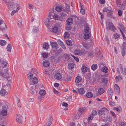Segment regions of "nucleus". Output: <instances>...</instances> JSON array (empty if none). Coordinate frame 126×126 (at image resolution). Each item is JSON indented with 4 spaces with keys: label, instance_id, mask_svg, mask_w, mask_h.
Returning <instances> with one entry per match:
<instances>
[{
    "label": "nucleus",
    "instance_id": "nucleus-1",
    "mask_svg": "<svg viewBox=\"0 0 126 126\" xmlns=\"http://www.w3.org/2000/svg\"><path fill=\"white\" fill-rule=\"evenodd\" d=\"M48 18L46 19L45 20V23L46 25L47 26H49L50 20L51 19L59 20L60 18V17L58 15L55 14L53 13H49L48 15Z\"/></svg>",
    "mask_w": 126,
    "mask_h": 126
},
{
    "label": "nucleus",
    "instance_id": "nucleus-2",
    "mask_svg": "<svg viewBox=\"0 0 126 126\" xmlns=\"http://www.w3.org/2000/svg\"><path fill=\"white\" fill-rule=\"evenodd\" d=\"M65 8L64 7L63 5H61V6H57L56 8V10L58 12H60L63 9V12H66V13L68 14L70 12V7L67 4L65 3Z\"/></svg>",
    "mask_w": 126,
    "mask_h": 126
},
{
    "label": "nucleus",
    "instance_id": "nucleus-3",
    "mask_svg": "<svg viewBox=\"0 0 126 126\" xmlns=\"http://www.w3.org/2000/svg\"><path fill=\"white\" fill-rule=\"evenodd\" d=\"M98 113L100 117L103 120V121H105L108 117V115L106 111L103 109H102L98 111Z\"/></svg>",
    "mask_w": 126,
    "mask_h": 126
},
{
    "label": "nucleus",
    "instance_id": "nucleus-4",
    "mask_svg": "<svg viewBox=\"0 0 126 126\" xmlns=\"http://www.w3.org/2000/svg\"><path fill=\"white\" fill-rule=\"evenodd\" d=\"M106 28L107 30H110L113 31H114L116 29L113 24L110 22H109L108 24H106Z\"/></svg>",
    "mask_w": 126,
    "mask_h": 126
},
{
    "label": "nucleus",
    "instance_id": "nucleus-5",
    "mask_svg": "<svg viewBox=\"0 0 126 126\" xmlns=\"http://www.w3.org/2000/svg\"><path fill=\"white\" fill-rule=\"evenodd\" d=\"M114 91L116 94L119 95L120 94V88L118 85L115 84L114 86Z\"/></svg>",
    "mask_w": 126,
    "mask_h": 126
},
{
    "label": "nucleus",
    "instance_id": "nucleus-6",
    "mask_svg": "<svg viewBox=\"0 0 126 126\" xmlns=\"http://www.w3.org/2000/svg\"><path fill=\"white\" fill-rule=\"evenodd\" d=\"M117 72L119 74H122L123 73V69L122 65L120 64L117 68Z\"/></svg>",
    "mask_w": 126,
    "mask_h": 126
},
{
    "label": "nucleus",
    "instance_id": "nucleus-7",
    "mask_svg": "<svg viewBox=\"0 0 126 126\" xmlns=\"http://www.w3.org/2000/svg\"><path fill=\"white\" fill-rule=\"evenodd\" d=\"M22 117L20 115H17L16 120L20 124H21L22 121Z\"/></svg>",
    "mask_w": 126,
    "mask_h": 126
},
{
    "label": "nucleus",
    "instance_id": "nucleus-8",
    "mask_svg": "<svg viewBox=\"0 0 126 126\" xmlns=\"http://www.w3.org/2000/svg\"><path fill=\"white\" fill-rule=\"evenodd\" d=\"M8 70V69H6L5 70V72L4 73L0 71V75L2 76L3 77L6 78L7 75V73Z\"/></svg>",
    "mask_w": 126,
    "mask_h": 126
},
{
    "label": "nucleus",
    "instance_id": "nucleus-9",
    "mask_svg": "<svg viewBox=\"0 0 126 126\" xmlns=\"http://www.w3.org/2000/svg\"><path fill=\"white\" fill-rule=\"evenodd\" d=\"M54 77L55 79L58 80H59L62 78V76L61 74L57 73L55 75Z\"/></svg>",
    "mask_w": 126,
    "mask_h": 126
},
{
    "label": "nucleus",
    "instance_id": "nucleus-10",
    "mask_svg": "<svg viewBox=\"0 0 126 126\" xmlns=\"http://www.w3.org/2000/svg\"><path fill=\"white\" fill-rule=\"evenodd\" d=\"M64 79L65 81H70L71 79V77L69 75H67L64 77Z\"/></svg>",
    "mask_w": 126,
    "mask_h": 126
},
{
    "label": "nucleus",
    "instance_id": "nucleus-11",
    "mask_svg": "<svg viewBox=\"0 0 126 126\" xmlns=\"http://www.w3.org/2000/svg\"><path fill=\"white\" fill-rule=\"evenodd\" d=\"M1 114L3 116H6L7 115V112L6 108H3L1 113Z\"/></svg>",
    "mask_w": 126,
    "mask_h": 126
},
{
    "label": "nucleus",
    "instance_id": "nucleus-12",
    "mask_svg": "<svg viewBox=\"0 0 126 126\" xmlns=\"http://www.w3.org/2000/svg\"><path fill=\"white\" fill-rule=\"evenodd\" d=\"M73 20L71 18H69L66 20V22L68 24L71 25L73 23Z\"/></svg>",
    "mask_w": 126,
    "mask_h": 126
},
{
    "label": "nucleus",
    "instance_id": "nucleus-13",
    "mask_svg": "<svg viewBox=\"0 0 126 126\" xmlns=\"http://www.w3.org/2000/svg\"><path fill=\"white\" fill-rule=\"evenodd\" d=\"M84 31L86 33H90L91 32L89 27L88 26H86L85 27Z\"/></svg>",
    "mask_w": 126,
    "mask_h": 126
},
{
    "label": "nucleus",
    "instance_id": "nucleus-14",
    "mask_svg": "<svg viewBox=\"0 0 126 126\" xmlns=\"http://www.w3.org/2000/svg\"><path fill=\"white\" fill-rule=\"evenodd\" d=\"M74 52L75 54L76 55H80L82 54V53L81 52L80 50L78 49H76Z\"/></svg>",
    "mask_w": 126,
    "mask_h": 126
},
{
    "label": "nucleus",
    "instance_id": "nucleus-15",
    "mask_svg": "<svg viewBox=\"0 0 126 126\" xmlns=\"http://www.w3.org/2000/svg\"><path fill=\"white\" fill-rule=\"evenodd\" d=\"M0 94L2 95H4L7 94V92L4 89H2L0 91Z\"/></svg>",
    "mask_w": 126,
    "mask_h": 126
},
{
    "label": "nucleus",
    "instance_id": "nucleus-16",
    "mask_svg": "<svg viewBox=\"0 0 126 126\" xmlns=\"http://www.w3.org/2000/svg\"><path fill=\"white\" fill-rule=\"evenodd\" d=\"M49 64V62L47 61H45L43 62V65L45 67H48Z\"/></svg>",
    "mask_w": 126,
    "mask_h": 126
},
{
    "label": "nucleus",
    "instance_id": "nucleus-17",
    "mask_svg": "<svg viewBox=\"0 0 126 126\" xmlns=\"http://www.w3.org/2000/svg\"><path fill=\"white\" fill-rule=\"evenodd\" d=\"M52 119L50 117L48 119V120L46 123V125L47 126H50L52 124Z\"/></svg>",
    "mask_w": 126,
    "mask_h": 126
},
{
    "label": "nucleus",
    "instance_id": "nucleus-18",
    "mask_svg": "<svg viewBox=\"0 0 126 126\" xmlns=\"http://www.w3.org/2000/svg\"><path fill=\"white\" fill-rule=\"evenodd\" d=\"M78 92L79 94H83L85 92V90L83 88H81L78 89Z\"/></svg>",
    "mask_w": 126,
    "mask_h": 126
},
{
    "label": "nucleus",
    "instance_id": "nucleus-19",
    "mask_svg": "<svg viewBox=\"0 0 126 126\" xmlns=\"http://www.w3.org/2000/svg\"><path fill=\"white\" fill-rule=\"evenodd\" d=\"M108 15L109 16H110L113 14V12L112 9L110 8H109V9L107 12Z\"/></svg>",
    "mask_w": 126,
    "mask_h": 126
},
{
    "label": "nucleus",
    "instance_id": "nucleus-20",
    "mask_svg": "<svg viewBox=\"0 0 126 126\" xmlns=\"http://www.w3.org/2000/svg\"><path fill=\"white\" fill-rule=\"evenodd\" d=\"M98 93L99 94H101L105 92L104 90L102 88H99L98 90Z\"/></svg>",
    "mask_w": 126,
    "mask_h": 126
},
{
    "label": "nucleus",
    "instance_id": "nucleus-21",
    "mask_svg": "<svg viewBox=\"0 0 126 126\" xmlns=\"http://www.w3.org/2000/svg\"><path fill=\"white\" fill-rule=\"evenodd\" d=\"M51 45L53 48H56L57 47V43L56 42L52 43L51 44Z\"/></svg>",
    "mask_w": 126,
    "mask_h": 126
},
{
    "label": "nucleus",
    "instance_id": "nucleus-22",
    "mask_svg": "<svg viewBox=\"0 0 126 126\" xmlns=\"http://www.w3.org/2000/svg\"><path fill=\"white\" fill-rule=\"evenodd\" d=\"M82 80L81 78L79 76L77 77L75 79V82L76 83H78L81 81Z\"/></svg>",
    "mask_w": 126,
    "mask_h": 126
},
{
    "label": "nucleus",
    "instance_id": "nucleus-23",
    "mask_svg": "<svg viewBox=\"0 0 126 126\" xmlns=\"http://www.w3.org/2000/svg\"><path fill=\"white\" fill-rule=\"evenodd\" d=\"M28 78L30 80H32L33 78V76L32 73L30 72L28 73L27 74Z\"/></svg>",
    "mask_w": 126,
    "mask_h": 126
},
{
    "label": "nucleus",
    "instance_id": "nucleus-24",
    "mask_svg": "<svg viewBox=\"0 0 126 126\" xmlns=\"http://www.w3.org/2000/svg\"><path fill=\"white\" fill-rule=\"evenodd\" d=\"M35 86L34 85L31 87V90L32 91L31 93L32 94H33L35 93Z\"/></svg>",
    "mask_w": 126,
    "mask_h": 126
},
{
    "label": "nucleus",
    "instance_id": "nucleus-25",
    "mask_svg": "<svg viewBox=\"0 0 126 126\" xmlns=\"http://www.w3.org/2000/svg\"><path fill=\"white\" fill-rule=\"evenodd\" d=\"M7 63L5 61H2L1 63V67L2 68H4L7 66Z\"/></svg>",
    "mask_w": 126,
    "mask_h": 126
},
{
    "label": "nucleus",
    "instance_id": "nucleus-26",
    "mask_svg": "<svg viewBox=\"0 0 126 126\" xmlns=\"http://www.w3.org/2000/svg\"><path fill=\"white\" fill-rule=\"evenodd\" d=\"M97 66L96 64H94L92 65L91 68L92 70L94 71L97 68Z\"/></svg>",
    "mask_w": 126,
    "mask_h": 126
},
{
    "label": "nucleus",
    "instance_id": "nucleus-27",
    "mask_svg": "<svg viewBox=\"0 0 126 126\" xmlns=\"http://www.w3.org/2000/svg\"><path fill=\"white\" fill-rule=\"evenodd\" d=\"M108 94L110 97H111V98H112V95L113 94V93L112 92V90L111 89H109L108 91Z\"/></svg>",
    "mask_w": 126,
    "mask_h": 126
},
{
    "label": "nucleus",
    "instance_id": "nucleus-28",
    "mask_svg": "<svg viewBox=\"0 0 126 126\" xmlns=\"http://www.w3.org/2000/svg\"><path fill=\"white\" fill-rule=\"evenodd\" d=\"M49 45L48 43H45L43 44V47L44 49H46L48 48Z\"/></svg>",
    "mask_w": 126,
    "mask_h": 126
},
{
    "label": "nucleus",
    "instance_id": "nucleus-29",
    "mask_svg": "<svg viewBox=\"0 0 126 126\" xmlns=\"http://www.w3.org/2000/svg\"><path fill=\"white\" fill-rule=\"evenodd\" d=\"M46 91L44 90H41L39 92V94L40 96H44L46 93Z\"/></svg>",
    "mask_w": 126,
    "mask_h": 126
},
{
    "label": "nucleus",
    "instance_id": "nucleus-30",
    "mask_svg": "<svg viewBox=\"0 0 126 126\" xmlns=\"http://www.w3.org/2000/svg\"><path fill=\"white\" fill-rule=\"evenodd\" d=\"M6 44V42L3 40H0V45L2 46H4Z\"/></svg>",
    "mask_w": 126,
    "mask_h": 126
},
{
    "label": "nucleus",
    "instance_id": "nucleus-31",
    "mask_svg": "<svg viewBox=\"0 0 126 126\" xmlns=\"http://www.w3.org/2000/svg\"><path fill=\"white\" fill-rule=\"evenodd\" d=\"M66 12H62L61 14V16L62 18H63L66 17L67 16V14L65 13Z\"/></svg>",
    "mask_w": 126,
    "mask_h": 126
},
{
    "label": "nucleus",
    "instance_id": "nucleus-32",
    "mask_svg": "<svg viewBox=\"0 0 126 126\" xmlns=\"http://www.w3.org/2000/svg\"><path fill=\"white\" fill-rule=\"evenodd\" d=\"M67 45L69 46H71L72 45V43L70 40H67L66 41Z\"/></svg>",
    "mask_w": 126,
    "mask_h": 126
},
{
    "label": "nucleus",
    "instance_id": "nucleus-33",
    "mask_svg": "<svg viewBox=\"0 0 126 126\" xmlns=\"http://www.w3.org/2000/svg\"><path fill=\"white\" fill-rule=\"evenodd\" d=\"M102 71L103 72L107 73L108 72V68L106 66H104L102 68Z\"/></svg>",
    "mask_w": 126,
    "mask_h": 126
},
{
    "label": "nucleus",
    "instance_id": "nucleus-34",
    "mask_svg": "<svg viewBox=\"0 0 126 126\" xmlns=\"http://www.w3.org/2000/svg\"><path fill=\"white\" fill-rule=\"evenodd\" d=\"M63 56L66 59H69L70 58V56L68 54H67L65 53H64Z\"/></svg>",
    "mask_w": 126,
    "mask_h": 126
},
{
    "label": "nucleus",
    "instance_id": "nucleus-35",
    "mask_svg": "<svg viewBox=\"0 0 126 126\" xmlns=\"http://www.w3.org/2000/svg\"><path fill=\"white\" fill-rule=\"evenodd\" d=\"M58 28L57 26H55L52 29V31L53 32L56 33L58 32Z\"/></svg>",
    "mask_w": 126,
    "mask_h": 126
},
{
    "label": "nucleus",
    "instance_id": "nucleus-36",
    "mask_svg": "<svg viewBox=\"0 0 126 126\" xmlns=\"http://www.w3.org/2000/svg\"><path fill=\"white\" fill-rule=\"evenodd\" d=\"M38 81V79L36 77H34L32 80L34 84H36L37 83Z\"/></svg>",
    "mask_w": 126,
    "mask_h": 126
},
{
    "label": "nucleus",
    "instance_id": "nucleus-37",
    "mask_svg": "<svg viewBox=\"0 0 126 126\" xmlns=\"http://www.w3.org/2000/svg\"><path fill=\"white\" fill-rule=\"evenodd\" d=\"M115 79L116 81L117 82L122 79V77L120 75H119L118 76L116 77Z\"/></svg>",
    "mask_w": 126,
    "mask_h": 126
},
{
    "label": "nucleus",
    "instance_id": "nucleus-38",
    "mask_svg": "<svg viewBox=\"0 0 126 126\" xmlns=\"http://www.w3.org/2000/svg\"><path fill=\"white\" fill-rule=\"evenodd\" d=\"M64 37L65 38H68L70 36V34L68 32H65L64 34Z\"/></svg>",
    "mask_w": 126,
    "mask_h": 126
},
{
    "label": "nucleus",
    "instance_id": "nucleus-39",
    "mask_svg": "<svg viewBox=\"0 0 126 126\" xmlns=\"http://www.w3.org/2000/svg\"><path fill=\"white\" fill-rule=\"evenodd\" d=\"M87 97L89 98H91L93 96V94L91 92H88L86 94Z\"/></svg>",
    "mask_w": 126,
    "mask_h": 126
},
{
    "label": "nucleus",
    "instance_id": "nucleus-40",
    "mask_svg": "<svg viewBox=\"0 0 126 126\" xmlns=\"http://www.w3.org/2000/svg\"><path fill=\"white\" fill-rule=\"evenodd\" d=\"M81 70L83 72H86L87 70V68L85 66H83L81 68Z\"/></svg>",
    "mask_w": 126,
    "mask_h": 126
},
{
    "label": "nucleus",
    "instance_id": "nucleus-41",
    "mask_svg": "<svg viewBox=\"0 0 126 126\" xmlns=\"http://www.w3.org/2000/svg\"><path fill=\"white\" fill-rule=\"evenodd\" d=\"M7 51L9 52H11V45L10 44H9L7 46Z\"/></svg>",
    "mask_w": 126,
    "mask_h": 126
},
{
    "label": "nucleus",
    "instance_id": "nucleus-42",
    "mask_svg": "<svg viewBox=\"0 0 126 126\" xmlns=\"http://www.w3.org/2000/svg\"><path fill=\"white\" fill-rule=\"evenodd\" d=\"M74 64L72 63H70L68 64V68L69 69H72L73 68Z\"/></svg>",
    "mask_w": 126,
    "mask_h": 126
},
{
    "label": "nucleus",
    "instance_id": "nucleus-43",
    "mask_svg": "<svg viewBox=\"0 0 126 126\" xmlns=\"http://www.w3.org/2000/svg\"><path fill=\"white\" fill-rule=\"evenodd\" d=\"M42 56L44 58H47L48 56V54L46 52L42 53Z\"/></svg>",
    "mask_w": 126,
    "mask_h": 126
},
{
    "label": "nucleus",
    "instance_id": "nucleus-44",
    "mask_svg": "<svg viewBox=\"0 0 126 126\" xmlns=\"http://www.w3.org/2000/svg\"><path fill=\"white\" fill-rule=\"evenodd\" d=\"M90 37L89 34L86 33L85 34L84 36V38L86 39H88Z\"/></svg>",
    "mask_w": 126,
    "mask_h": 126
},
{
    "label": "nucleus",
    "instance_id": "nucleus-45",
    "mask_svg": "<svg viewBox=\"0 0 126 126\" xmlns=\"http://www.w3.org/2000/svg\"><path fill=\"white\" fill-rule=\"evenodd\" d=\"M108 80L107 78H103L102 80V82L105 84L107 83Z\"/></svg>",
    "mask_w": 126,
    "mask_h": 126
},
{
    "label": "nucleus",
    "instance_id": "nucleus-46",
    "mask_svg": "<svg viewBox=\"0 0 126 126\" xmlns=\"http://www.w3.org/2000/svg\"><path fill=\"white\" fill-rule=\"evenodd\" d=\"M70 25L67 24L65 27L66 29L67 30H70L71 29V27Z\"/></svg>",
    "mask_w": 126,
    "mask_h": 126
},
{
    "label": "nucleus",
    "instance_id": "nucleus-47",
    "mask_svg": "<svg viewBox=\"0 0 126 126\" xmlns=\"http://www.w3.org/2000/svg\"><path fill=\"white\" fill-rule=\"evenodd\" d=\"M94 115L92 114H91L89 117L88 118V120H90L92 119L94 117Z\"/></svg>",
    "mask_w": 126,
    "mask_h": 126
},
{
    "label": "nucleus",
    "instance_id": "nucleus-48",
    "mask_svg": "<svg viewBox=\"0 0 126 126\" xmlns=\"http://www.w3.org/2000/svg\"><path fill=\"white\" fill-rule=\"evenodd\" d=\"M113 36L115 39H117L120 37V34H119L116 33L114 34Z\"/></svg>",
    "mask_w": 126,
    "mask_h": 126
},
{
    "label": "nucleus",
    "instance_id": "nucleus-49",
    "mask_svg": "<svg viewBox=\"0 0 126 126\" xmlns=\"http://www.w3.org/2000/svg\"><path fill=\"white\" fill-rule=\"evenodd\" d=\"M18 26L19 28H21L22 26V21L21 20H19L18 21Z\"/></svg>",
    "mask_w": 126,
    "mask_h": 126
},
{
    "label": "nucleus",
    "instance_id": "nucleus-50",
    "mask_svg": "<svg viewBox=\"0 0 126 126\" xmlns=\"http://www.w3.org/2000/svg\"><path fill=\"white\" fill-rule=\"evenodd\" d=\"M114 110L117 111H120L121 108L119 106L118 107H115L114 108Z\"/></svg>",
    "mask_w": 126,
    "mask_h": 126
},
{
    "label": "nucleus",
    "instance_id": "nucleus-51",
    "mask_svg": "<svg viewBox=\"0 0 126 126\" xmlns=\"http://www.w3.org/2000/svg\"><path fill=\"white\" fill-rule=\"evenodd\" d=\"M110 113L114 117V118L115 119L116 118V116L114 113L112 111H110Z\"/></svg>",
    "mask_w": 126,
    "mask_h": 126
},
{
    "label": "nucleus",
    "instance_id": "nucleus-52",
    "mask_svg": "<svg viewBox=\"0 0 126 126\" xmlns=\"http://www.w3.org/2000/svg\"><path fill=\"white\" fill-rule=\"evenodd\" d=\"M37 31V28L35 26H34L33 27V30L32 31V32L33 33H35Z\"/></svg>",
    "mask_w": 126,
    "mask_h": 126
},
{
    "label": "nucleus",
    "instance_id": "nucleus-53",
    "mask_svg": "<svg viewBox=\"0 0 126 126\" xmlns=\"http://www.w3.org/2000/svg\"><path fill=\"white\" fill-rule=\"evenodd\" d=\"M83 47L86 49H88V45L86 43H83Z\"/></svg>",
    "mask_w": 126,
    "mask_h": 126
},
{
    "label": "nucleus",
    "instance_id": "nucleus-54",
    "mask_svg": "<svg viewBox=\"0 0 126 126\" xmlns=\"http://www.w3.org/2000/svg\"><path fill=\"white\" fill-rule=\"evenodd\" d=\"M109 9V8H107L106 7H104L103 11L104 12H107L108 10Z\"/></svg>",
    "mask_w": 126,
    "mask_h": 126
},
{
    "label": "nucleus",
    "instance_id": "nucleus-55",
    "mask_svg": "<svg viewBox=\"0 0 126 126\" xmlns=\"http://www.w3.org/2000/svg\"><path fill=\"white\" fill-rule=\"evenodd\" d=\"M44 98L43 96H38V100L39 101H41Z\"/></svg>",
    "mask_w": 126,
    "mask_h": 126
},
{
    "label": "nucleus",
    "instance_id": "nucleus-56",
    "mask_svg": "<svg viewBox=\"0 0 126 126\" xmlns=\"http://www.w3.org/2000/svg\"><path fill=\"white\" fill-rule=\"evenodd\" d=\"M97 114V112L95 110H93L92 111V114H93L94 115L96 114Z\"/></svg>",
    "mask_w": 126,
    "mask_h": 126
},
{
    "label": "nucleus",
    "instance_id": "nucleus-57",
    "mask_svg": "<svg viewBox=\"0 0 126 126\" xmlns=\"http://www.w3.org/2000/svg\"><path fill=\"white\" fill-rule=\"evenodd\" d=\"M62 105L64 106L67 107L68 106V104L65 103L63 102L62 103Z\"/></svg>",
    "mask_w": 126,
    "mask_h": 126
},
{
    "label": "nucleus",
    "instance_id": "nucleus-58",
    "mask_svg": "<svg viewBox=\"0 0 126 126\" xmlns=\"http://www.w3.org/2000/svg\"><path fill=\"white\" fill-rule=\"evenodd\" d=\"M99 15L101 16V19L102 20L103 18V17H104L102 13L100 12H99Z\"/></svg>",
    "mask_w": 126,
    "mask_h": 126
},
{
    "label": "nucleus",
    "instance_id": "nucleus-59",
    "mask_svg": "<svg viewBox=\"0 0 126 126\" xmlns=\"http://www.w3.org/2000/svg\"><path fill=\"white\" fill-rule=\"evenodd\" d=\"M119 29L120 30V32H121V33L122 35H123V37L124 38V37L125 36V35L124 34V33L122 30H121V29H120V28H119Z\"/></svg>",
    "mask_w": 126,
    "mask_h": 126
},
{
    "label": "nucleus",
    "instance_id": "nucleus-60",
    "mask_svg": "<svg viewBox=\"0 0 126 126\" xmlns=\"http://www.w3.org/2000/svg\"><path fill=\"white\" fill-rule=\"evenodd\" d=\"M122 56L124 57L126 54V52H125L124 49H123L122 52Z\"/></svg>",
    "mask_w": 126,
    "mask_h": 126
},
{
    "label": "nucleus",
    "instance_id": "nucleus-61",
    "mask_svg": "<svg viewBox=\"0 0 126 126\" xmlns=\"http://www.w3.org/2000/svg\"><path fill=\"white\" fill-rule=\"evenodd\" d=\"M109 104L110 106H114L115 105V103L112 102L110 101L109 102Z\"/></svg>",
    "mask_w": 126,
    "mask_h": 126
},
{
    "label": "nucleus",
    "instance_id": "nucleus-62",
    "mask_svg": "<svg viewBox=\"0 0 126 126\" xmlns=\"http://www.w3.org/2000/svg\"><path fill=\"white\" fill-rule=\"evenodd\" d=\"M57 42L58 43L61 45H62L63 44V43L61 41V40L60 39H58L57 41Z\"/></svg>",
    "mask_w": 126,
    "mask_h": 126
},
{
    "label": "nucleus",
    "instance_id": "nucleus-63",
    "mask_svg": "<svg viewBox=\"0 0 126 126\" xmlns=\"http://www.w3.org/2000/svg\"><path fill=\"white\" fill-rule=\"evenodd\" d=\"M126 43L125 42H124L123 45V49H125L126 48Z\"/></svg>",
    "mask_w": 126,
    "mask_h": 126
},
{
    "label": "nucleus",
    "instance_id": "nucleus-64",
    "mask_svg": "<svg viewBox=\"0 0 126 126\" xmlns=\"http://www.w3.org/2000/svg\"><path fill=\"white\" fill-rule=\"evenodd\" d=\"M99 2L101 4H103L105 3V0H100Z\"/></svg>",
    "mask_w": 126,
    "mask_h": 126
}]
</instances>
